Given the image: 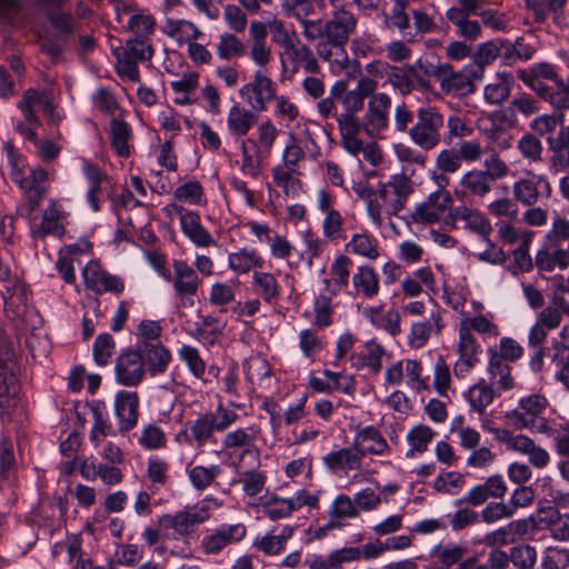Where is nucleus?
I'll use <instances>...</instances> for the list:
<instances>
[{"label": "nucleus", "instance_id": "052dcab7", "mask_svg": "<svg viewBox=\"0 0 569 569\" xmlns=\"http://www.w3.org/2000/svg\"><path fill=\"white\" fill-rule=\"evenodd\" d=\"M518 148L525 158L530 159L532 161L541 160V153L543 150L542 143L532 133L525 134L519 140Z\"/></svg>", "mask_w": 569, "mask_h": 569}, {"label": "nucleus", "instance_id": "2f4dec72", "mask_svg": "<svg viewBox=\"0 0 569 569\" xmlns=\"http://www.w3.org/2000/svg\"><path fill=\"white\" fill-rule=\"evenodd\" d=\"M433 437L435 431L430 427L426 425L413 427L407 436V440L410 445V449L406 453L407 458L415 457L416 452H425Z\"/></svg>", "mask_w": 569, "mask_h": 569}, {"label": "nucleus", "instance_id": "473e14b6", "mask_svg": "<svg viewBox=\"0 0 569 569\" xmlns=\"http://www.w3.org/2000/svg\"><path fill=\"white\" fill-rule=\"evenodd\" d=\"M460 184L472 196L485 197L492 189L493 182L482 170H471L465 173Z\"/></svg>", "mask_w": 569, "mask_h": 569}, {"label": "nucleus", "instance_id": "de8ad7c7", "mask_svg": "<svg viewBox=\"0 0 569 569\" xmlns=\"http://www.w3.org/2000/svg\"><path fill=\"white\" fill-rule=\"evenodd\" d=\"M218 54L221 59H230L231 57H239L244 54L243 43L233 34L224 33L220 37L218 46Z\"/></svg>", "mask_w": 569, "mask_h": 569}, {"label": "nucleus", "instance_id": "f257e3e1", "mask_svg": "<svg viewBox=\"0 0 569 569\" xmlns=\"http://www.w3.org/2000/svg\"><path fill=\"white\" fill-rule=\"evenodd\" d=\"M153 53L150 39L142 36H134L128 39L124 46L112 48V54L117 60V74L121 78L127 77L132 82H139L138 62L151 61Z\"/></svg>", "mask_w": 569, "mask_h": 569}, {"label": "nucleus", "instance_id": "9b49d317", "mask_svg": "<svg viewBox=\"0 0 569 569\" xmlns=\"http://www.w3.org/2000/svg\"><path fill=\"white\" fill-rule=\"evenodd\" d=\"M356 17L347 10L335 11L332 18L325 22L326 40L333 48H343L355 32Z\"/></svg>", "mask_w": 569, "mask_h": 569}, {"label": "nucleus", "instance_id": "2eb2a0df", "mask_svg": "<svg viewBox=\"0 0 569 569\" xmlns=\"http://www.w3.org/2000/svg\"><path fill=\"white\" fill-rule=\"evenodd\" d=\"M137 350L143 361L144 369L152 377L167 371L171 361V353L161 342L156 345L137 343Z\"/></svg>", "mask_w": 569, "mask_h": 569}, {"label": "nucleus", "instance_id": "b1692460", "mask_svg": "<svg viewBox=\"0 0 569 569\" xmlns=\"http://www.w3.org/2000/svg\"><path fill=\"white\" fill-rule=\"evenodd\" d=\"M256 122L257 116L253 111L241 108L239 104H234L230 108L227 124L231 134L243 137Z\"/></svg>", "mask_w": 569, "mask_h": 569}, {"label": "nucleus", "instance_id": "412c9836", "mask_svg": "<svg viewBox=\"0 0 569 569\" xmlns=\"http://www.w3.org/2000/svg\"><path fill=\"white\" fill-rule=\"evenodd\" d=\"M386 353L385 348L370 340L366 343V350L350 356L351 367L356 370L368 368L373 375H378L382 368V357Z\"/></svg>", "mask_w": 569, "mask_h": 569}, {"label": "nucleus", "instance_id": "338daca9", "mask_svg": "<svg viewBox=\"0 0 569 569\" xmlns=\"http://www.w3.org/2000/svg\"><path fill=\"white\" fill-rule=\"evenodd\" d=\"M92 99L103 113L112 116L119 109L116 97L106 88H99Z\"/></svg>", "mask_w": 569, "mask_h": 569}, {"label": "nucleus", "instance_id": "f704fd0d", "mask_svg": "<svg viewBox=\"0 0 569 569\" xmlns=\"http://www.w3.org/2000/svg\"><path fill=\"white\" fill-rule=\"evenodd\" d=\"M252 286L266 302H271L279 296L278 282L273 274L269 272L254 271L252 276Z\"/></svg>", "mask_w": 569, "mask_h": 569}, {"label": "nucleus", "instance_id": "f03ea898", "mask_svg": "<svg viewBox=\"0 0 569 569\" xmlns=\"http://www.w3.org/2000/svg\"><path fill=\"white\" fill-rule=\"evenodd\" d=\"M445 117L437 108L427 106L417 110L416 122L409 128L411 141L425 151L435 149L441 142Z\"/></svg>", "mask_w": 569, "mask_h": 569}, {"label": "nucleus", "instance_id": "864d4df0", "mask_svg": "<svg viewBox=\"0 0 569 569\" xmlns=\"http://www.w3.org/2000/svg\"><path fill=\"white\" fill-rule=\"evenodd\" d=\"M156 20L152 16L134 14L128 21V29L136 36H142L150 39L154 32Z\"/></svg>", "mask_w": 569, "mask_h": 569}, {"label": "nucleus", "instance_id": "680f3d73", "mask_svg": "<svg viewBox=\"0 0 569 569\" xmlns=\"http://www.w3.org/2000/svg\"><path fill=\"white\" fill-rule=\"evenodd\" d=\"M499 57V39H493L478 46L473 53L475 64H490Z\"/></svg>", "mask_w": 569, "mask_h": 569}, {"label": "nucleus", "instance_id": "8fccbe9b", "mask_svg": "<svg viewBox=\"0 0 569 569\" xmlns=\"http://www.w3.org/2000/svg\"><path fill=\"white\" fill-rule=\"evenodd\" d=\"M162 332V327L158 321L153 320H142L137 329V343H150L156 345L160 343V336Z\"/></svg>", "mask_w": 569, "mask_h": 569}, {"label": "nucleus", "instance_id": "bf43d9fd", "mask_svg": "<svg viewBox=\"0 0 569 569\" xmlns=\"http://www.w3.org/2000/svg\"><path fill=\"white\" fill-rule=\"evenodd\" d=\"M341 137L358 136L360 132H366V121H361L357 116L339 114L336 116Z\"/></svg>", "mask_w": 569, "mask_h": 569}, {"label": "nucleus", "instance_id": "f3484780", "mask_svg": "<svg viewBox=\"0 0 569 569\" xmlns=\"http://www.w3.org/2000/svg\"><path fill=\"white\" fill-rule=\"evenodd\" d=\"M180 214L183 233L198 247H209L214 243L212 236L201 226L200 216L194 211H186L183 207L173 206Z\"/></svg>", "mask_w": 569, "mask_h": 569}, {"label": "nucleus", "instance_id": "aec40b11", "mask_svg": "<svg viewBox=\"0 0 569 569\" xmlns=\"http://www.w3.org/2000/svg\"><path fill=\"white\" fill-rule=\"evenodd\" d=\"M48 178V173L44 169L36 167L30 169L29 176H24L18 186L24 191L30 211H34L46 193L44 182Z\"/></svg>", "mask_w": 569, "mask_h": 569}, {"label": "nucleus", "instance_id": "13d9d810", "mask_svg": "<svg viewBox=\"0 0 569 569\" xmlns=\"http://www.w3.org/2000/svg\"><path fill=\"white\" fill-rule=\"evenodd\" d=\"M486 170L482 172L492 181L496 182L508 176V164L499 158L496 152H492L483 162Z\"/></svg>", "mask_w": 569, "mask_h": 569}, {"label": "nucleus", "instance_id": "72a5a7b5", "mask_svg": "<svg viewBox=\"0 0 569 569\" xmlns=\"http://www.w3.org/2000/svg\"><path fill=\"white\" fill-rule=\"evenodd\" d=\"M263 259L256 250L241 249L239 252L229 254V267L239 273H247L251 267L261 268Z\"/></svg>", "mask_w": 569, "mask_h": 569}, {"label": "nucleus", "instance_id": "a878e982", "mask_svg": "<svg viewBox=\"0 0 569 569\" xmlns=\"http://www.w3.org/2000/svg\"><path fill=\"white\" fill-rule=\"evenodd\" d=\"M543 176L530 174L529 178L517 181L513 186V193L518 201L526 206L537 203L540 196V186Z\"/></svg>", "mask_w": 569, "mask_h": 569}, {"label": "nucleus", "instance_id": "4468645a", "mask_svg": "<svg viewBox=\"0 0 569 569\" xmlns=\"http://www.w3.org/2000/svg\"><path fill=\"white\" fill-rule=\"evenodd\" d=\"M439 82L441 91L452 97H466L475 91V86L470 80V74H467V70L455 71L449 63H443Z\"/></svg>", "mask_w": 569, "mask_h": 569}, {"label": "nucleus", "instance_id": "69168bd1", "mask_svg": "<svg viewBox=\"0 0 569 569\" xmlns=\"http://www.w3.org/2000/svg\"><path fill=\"white\" fill-rule=\"evenodd\" d=\"M461 163L462 160L455 149H445L437 157V167L443 172H456Z\"/></svg>", "mask_w": 569, "mask_h": 569}, {"label": "nucleus", "instance_id": "7ed1b4c3", "mask_svg": "<svg viewBox=\"0 0 569 569\" xmlns=\"http://www.w3.org/2000/svg\"><path fill=\"white\" fill-rule=\"evenodd\" d=\"M238 417L236 411L224 408L220 403L214 412L200 415L180 435H183L188 441H196L199 447H202L210 440L214 431L222 432L227 430L238 420Z\"/></svg>", "mask_w": 569, "mask_h": 569}, {"label": "nucleus", "instance_id": "774afa93", "mask_svg": "<svg viewBox=\"0 0 569 569\" xmlns=\"http://www.w3.org/2000/svg\"><path fill=\"white\" fill-rule=\"evenodd\" d=\"M352 261L347 256H339L331 266V273L336 277L335 282L341 287H347L349 282V268Z\"/></svg>", "mask_w": 569, "mask_h": 569}, {"label": "nucleus", "instance_id": "5701e85b", "mask_svg": "<svg viewBox=\"0 0 569 569\" xmlns=\"http://www.w3.org/2000/svg\"><path fill=\"white\" fill-rule=\"evenodd\" d=\"M16 369L9 367H0V413H9L10 409L16 406L17 395V377Z\"/></svg>", "mask_w": 569, "mask_h": 569}, {"label": "nucleus", "instance_id": "cd10ccee", "mask_svg": "<svg viewBox=\"0 0 569 569\" xmlns=\"http://www.w3.org/2000/svg\"><path fill=\"white\" fill-rule=\"evenodd\" d=\"M408 0H396L391 14L386 17L385 23L387 26L390 23L393 28H397L407 41L415 42L417 33L410 30V19L406 12Z\"/></svg>", "mask_w": 569, "mask_h": 569}, {"label": "nucleus", "instance_id": "4be33fe9", "mask_svg": "<svg viewBox=\"0 0 569 569\" xmlns=\"http://www.w3.org/2000/svg\"><path fill=\"white\" fill-rule=\"evenodd\" d=\"M353 445L356 447H360V451L363 452V457L367 455H382L389 448L386 439L373 426H368L361 429L356 435Z\"/></svg>", "mask_w": 569, "mask_h": 569}, {"label": "nucleus", "instance_id": "37998d69", "mask_svg": "<svg viewBox=\"0 0 569 569\" xmlns=\"http://www.w3.org/2000/svg\"><path fill=\"white\" fill-rule=\"evenodd\" d=\"M510 561L519 569H533L537 561L535 547L530 545L512 547L510 549Z\"/></svg>", "mask_w": 569, "mask_h": 569}, {"label": "nucleus", "instance_id": "79ce46f5", "mask_svg": "<svg viewBox=\"0 0 569 569\" xmlns=\"http://www.w3.org/2000/svg\"><path fill=\"white\" fill-rule=\"evenodd\" d=\"M263 507L264 512L271 520L282 519L297 510V506H295V501L292 499L279 498L276 495H272L266 501Z\"/></svg>", "mask_w": 569, "mask_h": 569}, {"label": "nucleus", "instance_id": "a18cd8bd", "mask_svg": "<svg viewBox=\"0 0 569 569\" xmlns=\"http://www.w3.org/2000/svg\"><path fill=\"white\" fill-rule=\"evenodd\" d=\"M179 356L186 362L189 370L197 378H202L206 371V363L199 355L197 348L183 345L179 350Z\"/></svg>", "mask_w": 569, "mask_h": 569}, {"label": "nucleus", "instance_id": "e433bc0d", "mask_svg": "<svg viewBox=\"0 0 569 569\" xmlns=\"http://www.w3.org/2000/svg\"><path fill=\"white\" fill-rule=\"evenodd\" d=\"M220 473L221 468L217 465L210 467L196 466L188 471L191 485L200 491L209 488Z\"/></svg>", "mask_w": 569, "mask_h": 569}, {"label": "nucleus", "instance_id": "c756f323", "mask_svg": "<svg viewBox=\"0 0 569 569\" xmlns=\"http://www.w3.org/2000/svg\"><path fill=\"white\" fill-rule=\"evenodd\" d=\"M242 151V171L252 177H258L263 159L267 157L258 150V143L253 139H246L241 144Z\"/></svg>", "mask_w": 569, "mask_h": 569}, {"label": "nucleus", "instance_id": "ea45409f", "mask_svg": "<svg viewBox=\"0 0 569 569\" xmlns=\"http://www.w3.org/2000/svg\"><path fill=\"white\" fill-rule=\"evenodd\" d=\"M500 81L490 83L485 88V99L491 104H501L510 96L511 73H502Z\"/></svg>", "mask_w": 569, "mask_h": 569}, {"label": "nucleus", "instance_id": "6ab92c4d", "mask_svg": "<svg viewBox=\"0 0 569 569\" xmlns=\"http://www.w3.org/2000/svg\"><path fill=\"white\" fill-rule=\"evenodd\" d=\"M174 277L172 280L174 291L180 298L194 296L198 291L201 279L196 270L184 260L173 261Z\"/></svg>", "mask_w": 569, "mask_h": 569}, {"label": "nucleus", "instance_id": "ddd939ff", "mask_svg": "<svg viewBox=\"0 0 569 569\" xmlns=\"http://www.w3.org/2000/svg\"><path fill=\"white\" fill-rule=\"evenodd\" d=\"M507 492V485L500 475L489 477L483 483L470 489L468 496L458 499L455 505L468 503L473 507L483 505L489 498L501 499Z\"/></svg>", "mask_w": 569, "mask_h": 569}, {"label": "nucleus", "instance_id": "4d7b16f0", "mask_svg": "<svg viewBox=\"0 0 569 569\" xmlns=\"http://www.w3.org/2000/svg\"><path fill=\"white\" fill-rule=\"evenodd\" d=\"M450 369L446 363L445 359L440 356L438 357L435 365V379L433 387L440 396H446L447 391L450 388Z\"/></svg>", "mask_w": 569, "mask_h": 569}, {"label": "nucleus", "instance_id": "09e8293b", "mask_svg": "<svg viewBox=\"0 0 569 569\" xmlns=\"http://www.w3.org/2000/svg\"><path fill=\"white\" fill-rule=\"evenodd\" d=\"M47 19L61 36L67 37L77 31V23L70 13L49 11L47 12Z\"/></svg>", "mask_w": 569, "mask_h": 569}, {"label": "nucleus", "instance_id": "c9c22d12", "mask_svg": "<svg viewBox=\"0 0 569 569\" xmlns=\"http://www.w3.org/2000/svg\"><path fill=\"white\" fill-rule=\"evenodd\" d=\"M531 237L526 236L521 244L512 251L513 263L508 267V270L517 276L519 272H530L533 269V262L529 254Z\"/></svg>", "mask_w": 569, "mask_h": 569}, {"label": "nucleus", "instance_id": "a211bd4d", "mask_svg": "<svg viewBox=\"0 0 569 569\" xmlns=\"http://www.w3.org/2000/svg\"><path fill=\"white\" fill-rule=\"evenodd\" d=\"M363 452L360 447L355 445L351 448H341L326 455L322 460L325 466L332 472L343 470L346 473L350 470H359L361 468V460Z\"/></svg>", "mask_w": 569, "mask_h": 569}, {"label": "nucleus", "instance_id": "0eeeda50", "mask_svg": "<svg viewBox=\"0 0 569 569\" xmlns=\"http://www.w3.org/2000/svg\"><path fill=\"white\" fill-rule=\"evenodd\" d=\"M144 373L143 361L137 348L122 349L116 359L117 382L126 387H134L142 381Z\"/></svg>", "mask_w": 569, "mask_h": 569}, {"label": "nucleus", "instance_id": "5fc2aeb1", "mask_svg": "<svg viewBox=\"0 0 569 569\" xmlns=\"http://www.w3.org/2000/svg\"><path fill=\"white\" fill-rule=\"evenodd\" d=\"M277 138V129L271 121H264L258 127V150L269 156Z\"/></svg>", "mask_w": 569, "mask_h": 569}, {"label": "nucleus", "instance_id": "c03bdc74", "mask_svg": "<svg viewBox=\"0 0 569 569\" xmlns=\"http://www.w3.org/2000/svg\"><path fill=\"white\" fill-rule=\"evenodd\" d=\"M466 226L472 232L481 236L483 241H486L491 248H493V242L489 238L492 231V227L490 221L486 218L483 213H481L478 210H472L470 217L466 220Z\"/></svg>", "mask_w": 569, "mask_h": 569}, {"label": "nucleus", "instance_id": "4c0bfd02", "mask_svg": "<svg viewBox=\"0 0 569 569\" xmlns=\"http://www.w3.org/2000/svg\"><path fill=\"white\" fill-rule=\"evenodd\" d=\"M256 439V430L253 427L247 429L238 428L228 432L222 439L223 449L244 448L243 453L249 452V447Z\"/></svg>", "mask_w": 569, "mask_h": 569}, {"label": "nucleus", "instance_id": "0e129e2a", "mask_svg": "<svg viewBox=\"0 0 569 569\" xmlns=\"http://www.w3.org/2000/svg\"><path fill=\"white\" fill-rule=\"evenodd\" d=\"M169 465L162 459L151 457L148 459V478L152 483L164 485L168 479Z\"/></svg>", "mask_w": 569, "mask_h": 569}, {"label": "nucleus", "instance_id": "423d86ee", "mask_svg": "<svg viewBox=\"0 0 569 569\" xmlns=\"http://www.w3.org/2000/svg\"><path fill=\"white\" fill-rule=\"evenodd\" d=\"M518 78L526 86L536 91L540 98L548 102L555 91V88L546 86L542 80L552 81L556 84V88H558L559 81L561 80L556 67L548 62L535 63L529 69L519 70Z\"/></svg>", "mask_w": 569, "mask_h": 569}, {"label": "nucleus", "instance_id": "c85d7f7f", "mask_svg": "<svg viewBox=\"0 0 569 569\" xmlns=\"http://www.w3.org/2000/svg\"><path fill=\"white\" fill-rule=\"evenodd\" d=\"M14 292L10 295H2L4 309L11 312L14 317L21 316L28 305L29 289L28 286L19 278H13Z\"/></svg>", "mask_w": 569, "mask_h": 569}, {"label": "nucleus", "instance_id": "7c9ffc66", "mask_svg": "<svg viewBox=\"0 0 569 569\" xmlns=\"http://www.w3.org/2000/svg\"><path fill=\"white\" fill-rule=\"evenodd\" d=\"M111 146L119 157L130 154L128 141L131 138L129 124L123 120L112 119L110 123Z\"/></svg>", "mask_w": 569, "mask_h": 569}, {"label": "nucleus", "instance_id": "f8f14e48", "mask_svg": "<svg viewBox=\"0 0 569 569\" xmlns=\"http://www.w3.org/2000/svg\"><path fill=\"white\" fill-rule=\"evenodd\" d=\"M391 99L387 93H376L369 100L368 111L365 116L366 133L375 137L389 126V109Z\"/></svg>", "mask_w": 569, "mask_h": 569}, {"label": "nucleus", "instance_id": "58836bf2", "mask_svg": "<svg viewBox=\"0 0 569 569\" xmlns=\"http://www.w3.org/2000/svg\"><path fill=\"white\" fill-rule=\"evenodd\" d=\"M347 249L371 260L379 257L377 240L367 233H356L347 244Z\"/></svg>", "mask_w": 569, "mask_h": 569}, {"label": "nucleus", "instance_id": "a19ab883", "mask_svg": "<svg viewBox=\"0 0 569 569\" xmlns=\"http://www.w3.org/2000/svg\"><path fill=\"white\" fill-rule=\"evenodd\" d=\"M116 341L110 333H100L93 343V359L98 366H107L114 353Z\"/></svg>", "mask_w": 569, "mask_h": 569}, {"label": "nucleus", "instance_id": "9d476101", "mask_svg": "<svg viewBox=\"0 0 569 569\" xmlns=\"http://www.w3.org/2000/svg\"><path fill=\"white\" fill-rule=\"evenodd\" d=\"M452 202L450 192L440 188L416 207L411 214L412 220L417 223H436L440 220L441 213L451 208Z\"/></svg>", "mask_w": 569, "mask_h": 569}, {"label": "nucleus", "instance_id": "20e7f679", "mask_svg": "<svg viewBox=\"0 0 569 569\" xmlns=\"http://www.w3.org/2000/svg\"><path fill=\"white\" fill-rule=\"evenodd\" d=\"M413 192L410 179L405 174H395L387 183H380L378 197L388 216H397Z\"/></svg>", "mask_w": 569, "mask_h": 569}, {"label": "nucleus", "instance_id": "e2e57ef3", "mask_svg": "<svg viewBox=\"0 0 569 569\" xmlns=\"http://www.w3.org/2000/svg\"><path fill=\"white\" fill-rule=\"evenodd\" d=\"M513 516V507L502 502H490L481 511L482 520L487 523H492L503 518Z\"/></svg>", "mask_w": 569, "mask_h": 569}, {"label": "nucleus", "instance_id": "6e6552de", "mask_svg": "<svg viewBox=\"0 0 569 569\" xmlns=\"http://www.w3.org/2000/svg\"><path fill=\"white\" fill-rule=\"evenodd\" d=\"M239 93L253 111L261 112L267 110V103L276 98V86L268 76L256 71L253 80L244 84Z\"/></svg>", "mask_w": 569, "mask_h": 569}, {"label": "nucleus", "instance_id": "6e6d98bb", "mask_svg": "<svg viewBox=\"0 0 569 569\" xmlns=\"http://www.w3.org/2000/svg\"><path fill=\"white\" fill-rule=\"evenodd\" d=\"M268 28L274 43L282 46L284 49L293 48V38H296V32H289L286 30L284 23L281 20L273 19L272 21H269Z\"/></svg>", "mask_w": 569, "mask_h": 569}, {"label": "nucleus", "instance_id": "603ef678", "mask_svg": "<svg viewBox=\"0 0 569 569\" xmlns=\"http://www.w3.org/2000/svg\"><path fill=\"white\" fill-rule=\"evenodd\" d=\"M359 198L366 201L370 218L378 224L381 223L382 206L376 197V191L370 186H363L356 189Z\"/></svg>", "mask_w": 569, "mask_h": 569}, {"label": "nucleus", "instance_id": "39448f33", "mask_svg": "<svg viewBox=\"0 0 569 569\" xmlns=\"http://www.w3.org/2000/svg\"><path fill=\"white\" fill-rule=\"evenodd\" d=\"M210 518L209 508L206 506L186 507L174 515H162L158 522L166 529H173L180 536H189L197 527Z\"/></svg>", "mask_w": 569, "mask_h": 569}, {"label": "nucleus", "instance_id": "1a4fd4ad", "mask_svg": "<svg viewBox=\"0 0 569 569\" xmlns=\"http://www.w3.org/2000/svg\"><path fill=\"white\" fill-rule=\"evenodd\" d=\"M84 284L97 295L102 292L121 293L124 290V283L118 276L110 274L103 270L99 263L90 261L82 270Z\"/></svg>", "mask_w": 569, "mask_h": 569}, {"label": "nucleus", "instance_id": "bb28decb", "mask_svg": "<svg viewBox=\"0 0 569 569\" xmlns=\"http://www.w3.org/2000/svg\"><path fill=\"white\" fill-rule=\"evenodd\" d=\"M496 397V392L491 385L485 379L471 386L468 390V401L471 409L482 415L487 407L490 406Z\"/></svg>", "mask_w": 569, "mask_h": 569}, {"label": "nucleus", "instance_id": "dca6fc26", "mask_svg": "<svg viewBox=\"0 0 569 569\" xmlns=\"http://www.w3.org/2000/svg\"><path fill=\"white\" fill-rule=\"evenodd\" d=\"M139 398L137 392L119 391L116 396L114 410L119 419V431L127 432L136 427L138 421Z\"/></svg>", "mask_w": 569, "mask_h": 569}, {"label": "nucleus", "instance_id": "3c124183", "mask_svg": "<svg viewBox=\"0 0 569 569\" xmlns=\"http://www.w3.org/2000/svg\"><path fill=\"white\" fill-rule=\"evenodd\" d=\"M315 325L319 328L329 327L332 323V306L331 298L320 295L316 298L315 306Z\"/></svg>", "mask_w": 569, "mask_h": 569}, {"label": "nucleus", "instance_id": "393cba45", "mask_svg": "<svg viewBox=\"0 0 569 569\" xmlns=\"http://www.w3.org/2000/svg\"><path fill=\"white\" fill-rule=\"evenodd\" d=\"M352 283L365 298H373L379 292V276L370 266H360L352 277Z\"/></svg>", "mask_w": 569, "mask_h": 569}, {"label": "nucleus", "instance_id": "49530a36", "mask_svg": "<svg viewBox=\"0 0 569 569\" xmlns=\"http://www.w3.org/2000/svg\"><path fill=\"white\" fill-rule=\"evenodd\" d=\"M174 198L190 204H200L203 197V188L199 181H189L174 190Z\"/></svg>", "mask_w": 569, "mask_h": 569}]
</instances>
